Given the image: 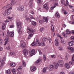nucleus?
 I'll list each match as a JSON object with an SVG mask.
<instances>
[{"mask_svg":"<svg viewBox=\"0 0 74 74\" xmlns=\"http://www.w3.org/2000/svg\"><path fill=\"white\" fill-rule=\"evenodd\" d=\"M63 64L64 62L63 61L61 60H59L58 62L57 63L56 62H54L53 65H51L50 66V67L49 68V70H50L51 71L53 69H57L58 66H59L61 67H63Z\"/></svg>","mask_w":74,"mask_h":74,"instance_id":"f257e3e1","label":"nucleus"},{"mask_svg":"<svg viewBox=\"0 0 74 74\" xmlns=\"http://www.w3.org/2000/svg\"><path fill=\"white\" fill-rule=\"evenodd\" d=\"M27 33L29 34L28 37V39L29 40L33 37V34L35 33V30L33 29H32L28 28H27Z\"/></svg>","mask_w":74,"mask_h":74,"instance_id":"f03ea898","label":"nucleus"},{"mask_svg":"<svg viewBox=\"0 0 74 74\" xmlns=\"http://www.w3.org/2000/svg\"><path fill=\"white\" fill-rule=\"evenodd\" d=\"M10 14H11V11L9 9L6 10L3 13V15L4 16H8Z\"/></svg>","mask_w":74,"mask_h":74,"instance_id":"7ed1b4c3","label":"nucleus"},{"mask_svg":"<svg viewBox=\"0 0 74 74\" xmlns=\"http://www.w3.org/2000/svg\"><path fill=\"white\" fill-rule=\"evenodd\" d=\"M16 25L17 28V30L18 31H20L21 29V23L19 21H18L17 22Z\"/></svg>","mask_w":74,"mask_h":74,"instance_id":"20e7f679","label":"nucleus"},{"mask_svg":"<svg viewBox=\"0 0 74 74\" xmlns=\"http://www.w3.org/2000/svg\"><path fill=\"white\" fill-rule=\"evenodd\" d=\"M15 0H12V1L11 2V3L10 4L8 5H7L6 6V8H9V7H12V6H13L16 3V1H14Z\"/></svg>","mask_w":74,"mask_h":74,"instance_id":"39448f33","label":"nucleus"},{"mask_svg":"<svg viewBox=\"0 0 74 74\" xmlns=\"http://www.w3.org/2000/svg\"><path fill=\"white\" fill-rule=\"evenodd\" d=\"M37 51L36 50L33 49L32 50H31L29 51V53L30 54V56H33L34 55H35Z\"/></svg>","mask_w":74,"mask_h":74,"instance_id":"423d86ee","label":"nucleus"},{"mask_svg":"<svg viewBox=\"0 0 74 74\" xmlns=\"http://www.w3.org/2000/svg\"><path fill=\"white\" fill-rule=\"evenodd\" d=\"M5 62V60H2L1 61H0V67H3V66L4 65V64Z\"/></svg>","mask_w":74,"mask_h":74,"instance_id":"0eeeda50","label":"nucleus"},{"mask_svg":"<svg viewBox=\"0 0 74 74\" xmlns=\"http://www.w3.org/2000/svg\"><path fill=\"white\" fill-rule=\"evenodd\" d=\"M18 11H22L24 10V7L22 5H20L17 8Z\"/></svg>","mask_w":74,"mask_h":74,"instance_id":"6e6552de","label":"nucleus"},{"mask_svg":"<svg viewBox=\"0 0 74 74\" xmlns=\"http://www.w3.org/2000/svg\"><path fill=\"white\" fill-rule=\"evenodd\" d=\"M23 52L24 53V55L25 56H27L28 54V53H29V52L28 51V50H26V49H25L23 50Z\"/></svg>","mask_w":74,"mask_h":74,"instance_id":"1a4fd4ad","label":"nucleus"},{"mask_svg":"<svg viewBox=\"0 0 74 74\" xmlns=\"http://www.w3.org/2000/svg\"><path fill=\"white\" fill-rule=\"evenodd\" d=\"M72 60L69 62V64H74V55H73L72 57Z\"/></svg>","mask_w":74,"mask_h":74,"instance_id":"9d476101","label":"nucleus"},{"mask_svg":"<svg viewBox=\"0 0 74 74\" xmlns=\"http://www.w3.org/2000/svg\"><path fill=\"white\" fill-rule=\"evenodd\" d=\"M4 40L5 41V42L4 45H5L7 44L8 43V41H9V37H7L6 38L4 39Z\"/></svg>","mask_w":74,"mask_h":74,"instance_id":"9b49d317","label":"nucleus"},{"mask_svg":"<svg viewBox=\"0 0 74 74\" xmlns=\"http://www.w3.org/2000/svg\"><path fill=\"white\" fill-rule=\"evenodd\" d=\"M26 46V43L25 42H22L20 44V46L21 48H25Z\"/></svg>","mask_w":74,"mask_h":74,"instance_id":"f8f14e48","label":"nucleus"},{"mask_svg":"<svg viewBox=\"0 0 74 74\" xmlns=\"http://www.w3.org/2000/svg\"><path fill=\"white\" fill-rule=\"evenodd\" d=\"M64 5H65V6L66 7H67V6H69V7L70 8H71L73 7V6H72L70 5H69V2H68V1H67L66 3V4L65 3L64 4Z\"/></svg>","mask_w":74,"mask_h":74,"instance_id":"ddd939ff","label":"nucleus"},{"mask_svg":"<svg viewBox=\"0 0 74 74\" xmlns=\"http://www.w3.org/2000/svg\"><path fill=\"white\" fill-rule=\"evenodd\" d=\"M45 45V44L44 43V41L38 44V46H41V47H43Z\"/></svg>","mask_w":74,"mask_h":74,"instance_id":"4468645a","label":"nucleus"},{"mask_svg":"<svg viewBox=\"0 0 74 74\" xmlns=\"http://www.w3.org/2000/svg\"><path fill=\"white\" fill-rule=\"evenodd\" d=\"M36 69V67L34 66H32L30 68L31 70L32 71H35Z\"/></svg>","mask_w":74,"mask_h":74,"instance_id":"2eb2a0df","label":"nucleus"},{"mask_svg":"<svg viewBox=\"0 0 74 74\" xmlns=\"http://www.w3.org/2000/svg\"><path fill=\"white\" fill-rule=\"evenodd\" d=\"M6 27V25L5 23H3L2 24V29L3 30H4Z\"/></svg>","mask_w":74,"mask_h":74,"instance_id":"dca6fc26","label":"nucleus"},{"mask_svg":"<svg viewBox=\"0 0 74 74\" xmlns=\"http://www.w3.org/2000/svg\"><path fill=\"white\" fill-rule=\"evenodd\" d=\"M68 45L69 46H72L74 45V42L73 41L69 42L68 43Z\"/></svg>","mask_w":74,"mask_h":74,"instance_id":"f3484780","label":"nucleus"},{"mask_svg":"<svg viewBox=\"0 0 74 74\" xmlns=\"http://www.w3.org/2000/svg\"><path fill=\"white\" fill-rule=\"evenodd\" d=\"M67 49H69V50H70V51L71 52H74V49L73 48L71 47H67Z\"/></svg>","mask_w":74,"mask_h":74,"instance_id":"a211bd4d","label":"nucleus"},{"mask_svg":"<svg viewBox=\"0 0 74 74\" xmlns=\"http://www.w3.org/2000/svg\"><path fill=\"white\" fill-rule=\"evenodd\" d=\"M43 22L46 23L48 22V18L47 17H44L43 18Z\"/></svg>","mask_w":74,"mask_h":74,"instance_id":"6ab92c4d","label":"nucleus"},{"mask_svg":"<svg viewBox=\"0 0 74 74\" xmlns=\"http://www.w3.org/2000/svg\"><path fill=\"white\" fill-rule=\"evenodd\" d=\"M65 66L66 68L67 69H70V65L69 64L67 63L65 64Z\"/></svg>","mask_w":74,"mask_h":74,"instance_id":"aec40b11","label":"nucleus"},{"mask_svg":"<svg viewBox=\"0 0 74 74\" xmlns=\"http://www.w3.org/2000/svg\"><path fill=\"white\" fill-rule=\"evenodd\" d=\"M7 35L9 37H10L11 36V32H10L9 30H7Z\"/></svg>","mask_w":74,"mask_h":74,"instance_id":"412c9836","label":"nucleus"},{"mask_svg":"<svg viewBox=\"0 0 74 74\" xmlns=\"http://www.w3.org/2000/svg\"><path fill=\"white\" fill-rule=\"evenodd\" d=\"M55 42L56 45H58L59 44V41H58V39H56L55 40Z\"/></svg>","mask_w":74,"mask_h":74,"instance_id":"4be33fe9","label":"nucleus"},{"mask_svg":"<svg viewBox=\"0 0 74 74\" xmlns=\"http://www.w3.org/2000/svg\"><path fill=\"white\" fill-rule=\"evenodd\" d=\"M11 71H12L13 74H16V71L15 69L13 68L11 69Z\"/></svg>","mask_w":74,"mask_h":74,"instance_id":"5701e85b","label":"nucleus"},{"mask_svg":"<svg viewBox=\"0 0 74 74\" xmlns=\"http://www.w3.org/2000/svg\"><path fill=\"white\" fill-rule=\"evenodd\" d=\"M43 8H45V9L47 10L49 9L48 8L47 5V4L46 3L43 5Z\"/></svg>","mask_w":74,"mask_h":74,"instance_id":"b1692460","label":"nucleus"},{"mask_svg":"<svg viewBox=\"0 0 74 74\" xmlns=\"http://www.w3.org/2000/svg\"><path fill=\"white\" fill-rule=\"evenodd\" d=\"M39 39L38 38H37L36 39V42L35 43H36V45H37L38 46V44H40L38 42H39Z\"/></svg>","mask_w":74,"mask_h":74,"instance_id":"393cba45","label":"nucleus"},{"mask_svg":"<svg viewBox=\"0 0 74 74\" xmlns=\"http://www.w3.org/2000/svg\"><path fill=\"white\" fill-rule=\"evenodd\" d=\"M55 16L57 18H59L60 17V14H59L58 12H57L55 14Z\"/></svg>","mask_w":74,"mask_h":74,"instance_id":"a878e982","label":"nucleus"},{"mask_svg":"<svg viewBox=\"0 0 74 74\" xmlns=\"http://www.w3.org/2000/svg\"><path fill=\"white\" fill-rule=\"evenodd\" d=\"M22 66H21L19 67V68L17 70L18 71H21V70H22Z\"/></svg>","mask_w":74,"mask_h":74,"instance_id":"bb28decb","label":"nucleus"},{"mask_svg":"<svg viewBox=\"0 0 74 74\" xmlns=\"http://www.w3.org/2000/svg\"><path fill=\"white\" fill-rule=\"evenodd\" d=\"M6 73V74H11V71L10 70H6L5 71Z\"/></svg>","mask_w":74,"mask_h":74,"instance_id":"cd10ccee","label":"nucleus"},{"mask_svg":"<svg viewBox=\"0 0 74 74\" xmlns=\"http://www.w3.org/2000/svg\"><path fill=\"white\" fill-rule=\"evenodd\" d=\"M40 60H41L40 59H38L37 61H36V64H37L38 65H39V63H40Z\"/></svg>","mask_w":74,"mask_h":74,"instance_id":"c85d7f7f","label":"nucleus"},{"mask_svg":"<svg viewBox=\"0 0 74 74\" xmlns=\"http://www.w3.org/2000/svg\"><path fill=\"white\" fill-rule=\"evenodd\" d=\"M48 69V67H45L43 69V73H45L46 72V71Z\"/></svg>","mask_w":74,"mask_h":74,"instance_id":"c756f323","label":"nucleus"},{"mask_svg":"<svg viewBox=\"0 0 74 74\" xmlns=\"http://www.w3.org/2000/svg\"><path fill=\"white\" fill-rule=\"evenodd\" d=\"M32 24L34 26H36L37 24V23L35 21H32Z\"/></svg>","mask_w":74,"mask_h":74,"instance_id":"7c9ffc66","label":"nucleus"},{"mask_svg":"<svg viewBox=\"0 0 74 74\" xmlns=\"http://www.w3.org/2000/svg\"><path fill=\"white\" fill-rule=\"evenodd\" d=\"M33 2V0H30V2L29 3H30L31 4L29 6L30 7H32V2Z\"/></svg>","mask_w":74,"mask_h":74,"instance_id":"2f4dec72","label":"nucleus"},{"mask_svg":"<svg viewBox=\"0 0 74 74\" xmlns=\"http://www.w3.org/2000/svg\"><path fill=\"white\" fill-rule=\"evenodd\" d=\"M36 44V42H34L32 43L31 45L32 46H37V45Z\"/></svg>","mask_w":74,"mask_h":74,"instance_id":"473e14b6","label":"nucleus"},{"mask_svg":"<svg viewBox=\"0 0 74 74\" xmlns=\"http://www.w3.org/2000/svg\"><path fill=\"white\" fill-rule=\"evenodd\" d=\"M10 34V37H12L14 36V32H11Z\"/></svg>","mask_w":74,"mask_h":74,"instance_id":"72a5a7b5","label":"nucleus"},{"mask_svg":"<svg viewBox=\"0 0 74 74\" xmlns=\"http://www.w3.org/2000/svg\"><path fill=\"white\" fill-rule=\"evenodd\" d=\"M10 66L12 67H15V63H12L10 64Z\"/></svg>","mask_w":74,"mask_h":74,"instance_id":"f704fd0d","label":"nucleus"},{"mask_svg":"<svg viewBox=\"0 0 74 74\" xmlns=\"http://www.w3.org/2000/svg\"><path fill=\"white\" fill-rule=\"evenodd\" d=\"M4 41L2 39H0V45H2L3 44Z\"/></svg>","mask_w":74,"mask_h":74,"instance_id":"c9c22d12","label":"nucleus"},{"mask_svg":"<svg viewBox=\"0 0 74 74\" xmlns=\"http://www.w3.org/2000/svg\"><path fill=\"white\" fill-rule=\"evenodd\" d=\"M66 34H70V31L68 29H66Z\"/></svg>","mask_w":74,"mask_h":74,"instance_id":"e433bc0d","label":"nucleus"},{"mask_svg":"<svg viewBox=\"0 0 74 74\" xmlns=\"http://www.w3.org/2000/svg\"><path fill=\"white\" fill-rule=\"evenodd\" d=\"M62 35L64 37L66 38L67 37V35H66V34H65V33L64 32L62 33Z\"/></svg>","mask_w":74,"mask_h":74,"instance_id":"4c0bfd02","label":"nucleus"},{"mask_svg":"<svg viewBox=\"0 0 74 74\" xmlns=\"http://www.w3.org/2000/svg\"><path fill=\"white\" fill-rule=\"evenodd\" d=\"M44 30V27H42L40 29V32H42Z\"/></svg>","mask_w":74,"mask_h":74,"instance_id":"58836bf2","label":"nucleus"},{"mask_svg":"<svg viewBox=\"0 0 74 74\" xmlns=\"http://www.w3.org/2000/svg\"><path fill=\"white\" fill-rule=\"evenodd\" d=\"M42 41H43V42L44 41V42L46 41H47V38L45 37L43 38L42 39Z\"/></svg>","mask_w":74,"mask_h":74,"instance_id":"ea45409f","label":"nucleus"},{"mask_svg":"<svg viewBox=\"0 0 74 74\" xmlns=\"http://www.w3.org/2000/svg\"><path fill=\"white\" fill-rule=\"evenodd\" d=\"M61 3L62 4H65V1L64 0H61Z\"/></svg>","mask_w":74,"mask_h":74,"instance_id":"a19ab883","label":"nucleus"},{"mask_svg":"<svg viewBox=\"0 0 74 74\" xmlns=\"http://www.w3.org/2000/svg\"><path fill=\"white\" fill-rule=\"evenodd\" d=\"M49 41V43H51V38L49 37L47 39Z\"/></svg>","mask_w":74,"mask_h":74,"instance_id":"79ce46f5","label":"nucleus"},{"mask_svg":"<svg viewBox=\"0 0 74 74\" xmlns=\"http://www.w3.org/2000/svg\"><path fill=\"white\" fill-rule=\"evenodd\" d=\"M51 57L52 58H53L54 59L56 58V56L55 55H52Z\"/></svg>","mask_w":74,"mask_h":74,"instance_id":"37998d69","label":"nucleus"},{"mask_svg":"<svg viewBox=\"0 0 74 74\" xmlns=\"http://www.w3.org/2000/svg\"><path fill=\"white\" fill-rule=\"evenodd\" d=\"M59 49L60 51H63V47H59Z\"/></svg>","mask_w":74,"mask_h":74,"instance_id":"c03bdc74","label":"nucleus"},{"mask_svg":"<svg viewBox=\"0 0 74 74\" xmlns=\"http://www.w3.org/2000/svg\"><path fill=\"white\" fill-rule=\"evenodd\" d=\"M22 64L23 66V67H26V63H25L23 61L22 63Z\"/></svg>","mask_w":74,"mask_h":74,"instance_id":"a18cd8bd","label":"nucleus"},{"mask_svg":"<svg viewBox=\"0 0 74 74\" xmlns=\"http://www.w3.org/2000/svg\"><path fill=\"white\" fill-rule=\"evenodd\" d=\"M30 13H31V14H34V10H31L30 11Z\"/></svg>","mask_w":74,"mask_h":74,"instance_id":"49530a36","label":"nucleus"},{"mask_svg":"<svg viewBox=\"0 0 74 74\" xmlns=\"http://www.w3.org/2000/svg\"><path fill=\"white\" fill-rule=\"evenodd\" d=\"M10 55H13L14 56H15L16 55V54H15V53L13 52H12L10 53Z\"/></svg>","mask_w":74,"mask_h":74,"instance_id":"de8ad7c7","label":"nucleus"},{"mask_svg":"<svg viewBox=\"0 0 74 74\" xmlns=\"http://www.w3.org/2000/svg\"><path fill=\"white\" fill-rule=\"evenodd\" d=\"M71 18L72 21H74V15L71 16Z\"/></svg>","mask_w":74,"mask_h":74,"instance_id":"09e8293b","label":"nucleus"},{"mask_svg":"<svg viewBox=\"0 0 74 74\" xmlns=\"http://www.w3.org/2000/svg\"><path fill=\"white\" fill-rule=\"evenodd\" d=\"M38 52H39L40 55H42V52H41V51L40 49H38Z\"/></svg>","mask_w":74,"mask_h":74,"instance_id":"8fccbe9b","label":"nucleus"},{"mask_svg":"<svg viewBox=\"0 0 74 74\" xmlns=\"http://www.w3.org/2000/svg\"><path fill=\"white\" fill-rule=\"evenodd\" d=\"M53 30H54V27H53V26H51V30H52V32H54Z\"/></svg>","mask_w":74,"mask_h":74,"instance_id":"3c124183","label":"nucleus"},{"mask_svg":"<svg viewBox=\"0 0 74 74\" xmlns=\"http://www.w3.org/2000/svg\"><path fill=\"white\" fill-rule=\"evenodd\" d=\"M30 17L31 19H35V18L34 17H33V16L32 15H30Z\"/></svg>","mask_w":74,"mask_h":74,"instance_id":"603ef678","label":"nucleus"},{"mask_svg":"<svg viewBox=\"0 0 74 74\" xmlns=\"http://www.w3.org/2000/svg\"><path fill=\"white\" fill-rule=\"evenodd\" d=\"M56 7V6H54L53 7H52L51 8V10H53L54 8H55Z\"/></svg>","mask_w":74,"mask_h":74,"instance_id":"864d4df0","label":"nucleus"},{"mask_svg":"<svg viewBox=\"0 0 74 74\" xmlns=\"http://www.w3.org/2000/svg\"><path fill=\"white\" fill-rule=\"evenodd\" d=\"M68 13V12H66V11H65L64 12V15H67V14Z\"/></svg>","mask_w":74,"mask_h":74,"instance_id":"5fc2aeb1","label":"nucleus"},{"mask_svg":"<svg viewBox=\"0 0 74 74\" xmlns=\"http://www.w3.org/2000/svg\"><path fill=\"white\" fill-rule=\"evenodd\" d=\"M71 33L72 34H74V30H72L71 32Z\"/></svg>","mask_w":74,"mask_h":74,"instance_id":"6e6d98bb","label":"nucleus"},{"mask_svg":"<svg viewBox=\"0 0 74 74\" xmlns=\"http://www.w3.org/2000/svg\"><path fill=\"white\" fill-rule=\"evenodd\" d=\"M41 1V0H37V2L38 3H40Z\"/></svg>","mask_w":74,"mask_h":74,"instance_id":"4d7b16f0","label":"nucleus"},{"mask_svg":"<svg viewBox=\"0 0 74 74\" xmlns=\"http://www.w3.org/2000/svg\"><path fill=\"white\" fill-rule=\"evenodd\" d=\"M70 74H74V71H72L69 73Z\"/></svg>","mask_w":74,"mask_h":74,"instance_id":"13d9d810","label":"nucleus"},{"mask_svg":"<svg viewBox=\"0 0 74 74\" xmlns=\"http://www.w3.org/2000/svg\"><path fill=\"white\" fill-rule=\"evenodd\" d=\"M10 28H13L14 27V25H11L10 26Z\"/></svg>","mask_w":74,"mask_h":74,"instance_id":"bf43d9fd","label":"nucleus"},{"mask_svg":"<svg viewBox=\"0 0 74 74\" xmlns=\"http://www.w3.org/2000/svg\"><path fill=\"white\" fill-rule=\"evenodd\" d=\"M71 39H72V40H74V36H72L71 37Z\"/></svg>","mask_w":74,"mask_h":74,"instance_id":"052dcab7","label":"nucleus"},{"mask_svg":"<svg viewBox=\"0 0 74 74\" xmlns=\"http://www.w3.org/2000/svg\"><path fill=\"white\" fill-rule=\"evenodd\" d=\"M39 23L40 24H41L42 23V20H40L39 21Z\"/></svg>","mask_w":74,"mask_h":74,"instance_id":"680f3d73","label":"nucleus"},{"mask_svg":"<svg viewBox=\"0 0 74 74\" xmlns=\"http://www.w3.org/2000/svg\"><path fill=\"white\" fill-rule=\"evenodd\" d=\"M65 60H68V57H67V56H66L65 58Z\"/></svg>","mask_w":74,"mask_h":74,"instance_id":"e2e57ef3","label":"nucleus"},{"mask_svg":"<svg viewBox=\"0 0 74 74\" xmlns=\"http://www.w3.org/2000/svg\"><path fill=\"white\" fill-rule=\"evenodd\" d=\"M8 18L9 19H12V17H11L10 16H9L8 17Z\"/></svg>","mask_w":74,"mask_h":74,"instance_id":"0e129e2a","label":"nucleus"},{"mask_svg":"<svg viewBox=\"0 0 74 74\" xmlns=\"http://www.w3.org/2000/svg\"><path fill=\"white\" fill-rule=\"evenodd\" d=\"M6 49H8V50H9V49H10V47H8Z\"/></svg>","mask_w":74,"mask_h":74,"instance_id":"69168bd1","label":"nucleus"},{"mask_svg":"<svg viewBox=\"0 0 74 74\" xmlns=\"http://www.w3.org/2000/svg\"><path fill=\"white\" fill-rule=\"evenodd\" d=\"M3 50V47H0V51H1Z\"/></svg>","mask_w":74,"mask_h":74,"instance_id":"338daca9","label":"nucleus"},{"mask_svg":"<svg viewBox=\"0 0 74 74\" xmlns=\"http://www.w3.org/2000/svg\"><path fill=\"white\" fill-rule=\"evenodd\" d=\"M37 10L38 11H41V8H38Z\"/></svg>","mask_w":74,"mask_h":74,"instance_id":"774afa93","label":"nucleus"}]
</instances>
